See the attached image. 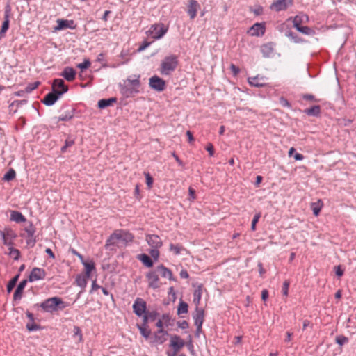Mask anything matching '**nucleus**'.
I'll use <instances>...</instances> for the list:
<instances>
[{
  "mask_svg": "<svg viewBox=\"0 0 356 356\" xmlns=\"http://www.w3.org/2000/svg\"><path fill=\"white\" fill-rule=\"evenodd\" d=\"M159 248H152L150 251H149V254L151 255V257L154 259V260H157V259L159 258Z\"/></svg>",
  "mask_w": 356,
  "mask_h": 356,
  "instance_id": "obj_51",
  "label": "nucleus"
},
{
  "mask_svg": "<svg viewBox=\"0 0 356 356\" xmlns=\"http://www.w3.org/2000/svg\"><path fill=\"white\" fill-rule=\"evenodd\" d=\"M178 326L181 329H186L188 327V323L186 321L178 322Z\"/></svg>",
  "mask_w": 356,
  "mask_h": 356,
  "instance_id": "obj_57",
  "label": "nucleus"
},
{
  "mask_svg": "<svg viewBox=\"0 0 356 356\" xmlns=\"http://www.w3.org/2000/svg\"><path fill=\"white\" fill-rule=\"evenodd\" d=\"M261 218V213H256L252 220L251 224V229L252 231H255L256 229V225L258 222L259 218Z\"/></svg>",
  "mask_w": 356,
  "mask_h": 356,
  "instance_id": "obj_47",
  "label": "nucleus"
},
{
  "mask_svg": "<svg viewBox=\"0 0 356 356\" xmlns=\"http://www.w3.org/2000/svg\"><path fill=\"white\" fill-rule=\"evenodd\" d=\"M149 87L157 92H162L165 88V82L158 76H153L149 79Z\"/></svg>",
  "mask_w": 356,
  "mask_h": 356,
  "instance_id": "obj_9",
  "label": "nucleus"
},
{
  "mask_svg": "<svg viewBox=\"0 0 356 356\" xmlns=\"http://www.w3.org/2000/svg\"><path fill=\"white\" fill-rule=\"evenodd\" d=\"M207 151L209 152L210 156H213L214 154V148L211 143L207 145L206 147Z\"/></svg>",
  "mask_w": 356,
  "mask_h": 356,
  "instance_id": "obj_56",
  "label": "nucleus"
},
{
  "mask_svg": "<svg viewBox=\"0 0 356 356\" xmlns=\"http://www.w3.org/2000/svg\"><path fill=\"white\" fill-rule=\"evenodd\" d=\"M10 220L14 221L17 223H20L26 222V219L21 212L17 211H11Z\"/></svg>",
  "mask_w": 356,
  "mask_h": 356,
  "instance_id": "obj_27",
  "label": "nucleus"
},
{
  "mask_svg": "<svg viewBox=\"0 0 356 356\" xmlns=\"http://www.w3.org/2000/svg\"><path fill=\"white\" fill-rule=\"evenodd\" d=\"M249 33L252 36L262 35L265 33V27L261 24L256 23L250 28Z\"/></svg>",
  "mask_w": 356,
  "mask_h": 356,
  "instance_id": "obj_22",
  "label": "nucleus"
},
{
  "mask_svg": "<svg viewBox=\"0 0 356 356\" xmlns=\"http://www.w3.org/2000/svg\"><path fill=\"white\" fill-rule=\"evenodd\" d=\"M147 309L146 302L142 298H137L133 305L134 312L138 316H142L145 312Z\"/></svg>",
  "mask_w": 356,
  "mask_h": 356,
  "instance_id": "obj_11",
  "label": "nucleus"
},
{
  "mask_svg": "<svg viewBox=\"0 0 356 356\" xmlns=\"http://www.w3.org/2000/svg\"><path fill=\"white\" fill-rule=\"evenodd\" d=\"M58 25L55 27L56 31L63 30L67 28L70 29H74V22L73 20H67V19H58L57 20Z\"/></svg>",
  "mask_w": 356,
  "mask_h": 356,
  "instance_id": "obj_20",
  "label": "nucleus"
},
{
  "mask_svg": "<svg viewBox=\"0 0 356 356\" xmlns=\"http://www.w3.org/2000/svg\"><path fill=\"white\" fill-rule=\"evenodd\" d=\"M10 255L14 259H17L19 256V252L17 249H10Z\"/></svg>",
  "mask_w": 356,
  "mask_h": 356,
  "instance_id": "obj_53",
  "label": "nucleus"
},
{
  "mask_svg": "<svg viewBox=\"0 0 356 356\" xmlns=\"http://www.w3.org/2000/svg\"><path fill=\"white\" fill-rule=\"evenodd\" d=\"M167 334L168 332L166 331H164L163 329H160L154 333V339L152 342L154 343L162 344L166 341L165 336Z\"/></svg>",
  "mask_w": 356,
  "mask_h": 356,
  "instance_id": "obj_21",
  "label": "nucleus"
},
{
  "mask_svg": "<svg viewBox=\"0 0 356 356\" xmlns=\"http://www.w3.org/2000/svg\"><path fill=\"white\" fill-rule=\"evenodd\" d=\"M160 275L164 277H168L170 280L172 279V273L169 268H158Z\"/></svg>",
  "mask_w": 356,
  "mask_h": 356,
  "instance_id": "obj_42",
  "label": "nucleus"
},
{
  "mask_svg": "<svg viewBox=\"0 0 356 356\" xmlns=\"http://www.w3.org/2000/svg\"><path fill=\"white\" fill-rule=\"evenodd\" d=\"M168 27L163 23H158L152 24L147 33L154 40H159L162 38L168 32Z\"/></svg>",
  "mask_w": 356,
  "mask_h": 356,
  "instance_id": "obj_5",
  "label": "nucleus"
},
{
  "mask_svg": "<svg viewBox=\"0 0 356 356\" xmlns=\"http://www.w3.org/2000/svg\"><path fill=\"white\" fill-rule=\"evenodd\" d=\"M68 81H72L75 79L76 71L70 67H65L60 74Z\"/></svg>",
  "mask_w": 356,
  "mask_h": 356,
  "instance_id": "obj_24",
  "label": "nucleus"
},
{
  "mask_svg": "<svg viewBox=\"0 0 356 356\" xmlns=\"http://www.w3.org/2000/svg\"><path fill=\"white\" fill-rule=\"evenodd\" d=\"M145 314H147L149 321H155L159 316V314L155 311L147 312H145Z\"/></svg>",
  "mask_w": 356,
  "mask_h": 356,
  "instance_id": "obj_49",
  "label": "nucleus"
},
{
  "mask_svg": "<svg viewBox=\"0 0 356 356\" xmlns=\"http://www.w3.org/2000/svg\"><path fill=\"white\" fill-rule=\"evenodd\" d=\"M16 176V172L13 169V168H10L3 176V179L4 181H10L11 180H13V179H15Z\"/></svg>",
  "mask_w": 356,
  "mask_h": 356,
  "instance_id": "obj_40",
  "label": "nucleus"
},
{
  "mask_svg": "<svg viewBox=\"0 0 356 356\" xmlns=\"http://www.w3.org/2000/svg\"><path fill=\"white\" fill-rule=\"evenodd\" d=\"M170 250L174 254H184V252H186V250L181 245L171 243L170 245Z\"/></svg>",
  "mask_w": 356,
  "mask_h": 356,
  "instance_id": "obj_29",
  "label": "nucleus"
},
{
  "mask_svg": "<svg viewBox=\"0 0 356 356\" xmlns=\"http://www.w3.org/2000/svg\"><path fill=\"white\" fill-rule=\"evenodd\" d=\"M289 285H290V282L289 280H285L283 283L282 292V294L285 296H288Z\"/></svg>",
  "mask_w": 356,
  "mask_h": 356,
  "instance_id": "obj_50",
  "label": "nucleus"
},
{
  "mask_svg": "<svg viewBox=\"0 0 356 356\" xmlns=\"http://www.w3.org/2000/svg\"><path fill=\"white\" fill-rule=\"evenodd\" d=\"M40 307L47 312H52L57 309L58 307L63 309L65 307L64 302L61 298L53 297L48 298L41 303Z\"/></svg>",
  "mask_w": 356,
  "mask_h": 356,
  "instance_id": "obj_4",
  "label": "nucleus"
},
{
  "mask_svg": "<svg viewBox=\"0 0 356 356\" xmlns=\"http://www.w3.org/2000/svg\"><path fill=\"white\" fill-rule=\"evenodd\" d=\"M74 337H77L79 342L83 341V335L81 332V330L78 326H74Z\"/></svg>",
  "mask_w": 356,
  "mask_h": 356,
  "instance_id": "obj_43",
  "label": "nucleus"
},
{
  "mask_svg": "<svg viewBox=\"0 0 356 356\" xmlns=\"http://www.w3.org/2000/svg\"><path fill=\"white\" fill-rule=\"evenodd\" d=\"M45 273L42 268H33L29 280L30 282H33L35 280H38L44 277Z\"/></svg>",
  "mask_w": 356,
  "mask_h": 356,
  "instance_id": "obj_23",
  "label": "nucleus"
},
{
  "mask_svg": "<svg viewBox=\"0 0 356 356\" xmlns=\"http://www.w3.org/2000/svg\"><path fill=\"white\" fill-rule=\"evenodd\" d=\"M137 259L142 261V263L146 266V267H152V260L151 257L146 254H140L137 255Z\"/></svg>",
  "mask_w": 356,
  "mask_h": 356,
  "instance_id": "obj_31",
  "label": "nucleus"
},
{
  "mask_svg": "<svg viewBox=\"0 0 356 356\" xmlns=\"http://www.w3.org/2000/svg\"><path fill=\"white\" fill-rule=\"evenodd\" d=\"M38 85H39V82H35V83L29 84L25 88V92L26 93L31 92L33 90H34L35 88H37Z\"/></svg>",
  "mask_w": 356,
  "mask_h": 356,
  "instance_id": "obj_48",
  "label": "nucleus"
},
{
  "mask_svg": "<svg viewBox=\"0 0 356 356\" xmlns=\"http://www.w3.org/2000/svg\"><path fill=\"white\" fill-rule=\"evenodd\" d=\"M99 288H100V286L97 284L96 279L93 280L92 284V291H95Z\"/></svg>",
  "mask_w": 356,
  "mask_h": 356,
  "instance_id": "obj_62",
  "label": "nucleus"
},
{
  "mask_svg": "<svg viewBox=\"0 0 356 356\" xmlns=\"http://www.w3.org/2000/svg\"><path fill=\"white\" fill-rule=\"evenodd\" d=\"M133 239L134 236L129 232L125 230H116L107 239L106 245H126L128 243L131 242Z\"/></svg>",
  "mask_w": 356,
  "mask_h": 356,
  "instance_id": "obj_1",
  "label": "nucleus"
},
{
  "mask_svg": "<svg viewBox=\"0 0 356 356\" xmlns=\"http://www.w3.org/2000/svg\"><path fill=\"white\" fill-rule=\"evenodd\" d=\"M74 117V111L72 109L67 110L58 117V121H69Z\"/></svg>",
  "mask_w": 356,
  "mask_h": 356,
  "instance_id": "obj_36",
  "label": "nucleus"
},
{
  "mask_svg": "<svg viewBox=\"0 0 356 356\" xmlns=\"http://www.w3.org/2000/svg\"><path fill=\"white\" fill-rule=\"evenodd\" d=\"M10 20H9V15L8 12H6L4 16V21L3 22L1 31H0V40L4 37L6 31L9 29Z\"/></svg>",
  "mask_w": 356,
  "mask_h": 356,
  "instance_id": "obj_28",
  "label": "nucleus"
},
{
  "mask_svg": "<svg viewBox=\"0 0 356 356\" xmlns=\"http://www.w3.org/2000/svg\"><path fill=\"white\" fill-rule=\"evenodd\" d=\"M146 241L151 248H160L163 245L162 240L156 234L146 235Z\"/></svg>",
  "mask_w": 356,
  "mask_h": 356,
  "instance_id": "obj_14",
  "label": "nucleus"
},
{
  "mask_svg": "<svg viewBox=\"0 0 356 356\" xmlns=\"http://www.w3.org/2000/svg\"><path fill=\"white\" fill-rule=\"evenodd\" d=\"M60 95H58L57 94V92L56 91H51L49 93H47L44 98L42 100V102L45 104L46 106H52L54 105L56 102L60 97Z\"/></svg>",
  "mask_w": 356,
  "mask_h": 356,
  "instance_id": "obj_16",
  "label": "nucleus"
},
{
  "mask_svg": "<svg viewBox=\"0 0 356 356\" xmlns=\"http://www.w3.org/2000/svg\"><path fill=\"white\" fill-rule=\"evenodd\" d=\"M262 13H263V8L261 6H259L254 10V13L256 15H259L262 14Z\"/></svg>",
  "mask_w": 356,
  "mask_h": 356,
  "instance_id": "obj_64",
  "label": "nucleus"
},
{
  "mask_svg": "<svg viewBox=\"0 0 356 356\" xmlns=\"http://www.w3.org/2000/svg\"><path fill=\"white\" fill-rule=\"evenodd\" d=\"M321 108L319 106H313L305 111V113L310 116H317L320 114Z\"/></svg>",
  "mask_w": 356,
  "mask_h": 356,
  "instance_id": "obj_35",
  "label": "nucleus"
},
{
  "mask_svg": "<svg viewBox=\"0 0 356 356\" xmlns=\"http://www.w3.org/2000/svg\"><path fill=\"white\" fill-rule=\"evenodd\" d=\"M52 90L57 92L58 95L62 96L68 91V86L65 85V81L61 79H56L52 83Z\"/></svg>",
  "mask_w": 356,
  "mask_h": 356,
  "instance_id": "obj_10",
  "label": "nucleus"
},
{
  "mask_svg": "<svg viewBox=\"0 0 356 356\" xmlns=\"http://www.w3.org/2000/svg\"><path fill=\"white\" fill-rule=\"evenodd\" d=\"M298 31L307 35H310L314 33V31L308 26H302V28L298 29Z\"/></svg>",
  "mask_w": 356,
  "mask_h": 356,
  "instance_id": "obj_46",
  "label": "nucleus"
},
{
  "mask_svg": "<svg viewBox=\"0 0 356 356\" xmlns=\"http://www.w3.org/2000/svg\"><path fill=\"white\" fill-rule=\"evenodd\" d=\"M267 79L265 76H256L249 77L248 81L249 84L254 87L261 88L266 85Z\"/></svg>",
  "mask_w": 356,
  "mask_h": 356,
  "instance_id": "obj_17",
  "label": "nucleus"
},
{
  "mask_svg": "<svg viewBox=\"0 0 356 356\" xmlns=\"http://www.w3.org/2000/svg\"><path fill=\"white\" fill-rule=\"evenodd\" d=\"M24 231L26 232V242L29 245H33L35 243V238H34V235L35 233V228L34 227L33 223L31 222H29V225L24 228Z\"/></svg>",
  "mask_w": 356,
  "mask_h": 356,
  "instance_id": "obj_13",
  "label": "nucleus"
},
{
  "mask_svg": "<svg viewBox=\"0 0 356 356\" xmlns=\"http://www.w3.org/2000/svg\"><path fill=\"white\" fill-rule=\"evenodd\" d=\"M144 175L145 177L146 184H147L148 188H151L152 187V185H153V181H153V178L152 177L150 174L149 172H144Z\"/></svg>",
  "mask_w": 356,
  "mask_h": 356,
  "instance_id": "obj_44",
  "label": "nucleus"
},
{
  "mask_svg": "<svg viewBox=\"0 0 356 356\" xmlns=\"http://www.w3.org/2000/svg\"><path fill=\"white\" fill-rule=\"evenodd\" d=\"M202 286H198L197 288L193 292V302L195 305L196 307H197L200 305V302L202 297Z\"/></svg>",
  "mask_w": 356,
  "mask_h": 356,
  "instance_id": "obj_33",
  "label": "nucleus"
},
{
  "mask_svg": "<svg viewBox=\"0 0 356 356\" xmlns=\"http://www.w3.org/2000/svg\"><path fill=\"white\" fill-rule=\"evenodd\" d=\"M204 310L199 307H196L195 312L193 314V318L196 327H199V328L202 327L204 322Z\"/></svg>",
  "mask_w": 356,
  "mask_h": 356,
  "instance_id": "obj_18",
  "label": "nucleus"
},
{
  "mask_svg": "<svg viewBox=\"0 0 356 356\" xmlns=\"http://www.w3.org/2000/svg\"><path fill=\"white\" fill-rule=\"evenodd\" d=\"M274 47L273 43H267L261 47V52L264 57L269 58L273 56Z\"/></svg>",
  "mask_w": 356,
  "mask_h": 356,
  "instance_id": "obj_25",
  "label": "nucleus"
},
{
  "mask_svg": "<svg viewBox=\"0 0 356 356\" xmlns=\"http://www.w3.org/2000/svg\"><path fill=\"white\" fill-rule=\"evenodd\" d=\"M188 304L184 301H181L177 308V314H186L188 312Z\"/></svg>",
  "mask_w": 356,
  "mask_h": 356,
  "instance_id": "obj_38",
  "label": "nucleus"
},
{
  "mask_svg": "<svg viewBox=\"0 0 356 356\" xmlns=\"http://www.w3.org/2000/svg\"><path fill=\"white\" fill-rule=\"evenodd\" d=\"M303 99L305 100L313 101L314 99V97L312 95L306 94L303 95Z\"/></svg>",
  "mask_w": 356,
  "mask_h": 356,
  "instance_id": "obj_63",
  "label": "nucleus"
},
{
  "mask_svg": "<svg viewBox=\"0 0 356 356\" xmlns=\"http://www.w3.org/2000/svg\"><path fill=\"white\" fill-rule=\"evenodd\" d=\"M323 205V203L321 200H318L317 202H312L311 204V209H312L314 216H318V214L322 209Z\"/></svg>",
  "mask_w": 356,
  "mask_h": 356,
  "instance_id": "obj_32",
  "label": "nucleus"
},
{
  "mask_svg": "<svg viewBox=\"0 0 356 356\" xmlns=\"http://www.w3.org/2000/svg\"><path fill=\"white\" fill-rule=\"evenodd\" d=\"M74 140L71 139V138H67L66 140H65V147H71L74 145Z\"/></svg>",
  "mask_w": 356,
  "mask_h": 356,
  "instance_id": "obj_61",
  "label": "nucleus"
},
{
  "mask_svg": "<svg viewBox=\"0 0 356 356\" xmlns=\"http://www.w3.org/2000/svg\"><path fill=\"white\" fill-rule=\"evenodd\" d=\"M293 0H274L270 8L276 12L285 10L293 5Z\"/></svg>",
  "mask_w": 356,
  "mask_h": 356,
  "instance_id": "obj_8",
  "label": "nucleus"
},
{
  "mask_svg": "<svg viewBox=\"0 0 356 356\" xmlns=\"http://www.w3.org/2000/svg\"><path fill=\"white\" fill-rule=\"evenodd\" d=\"M286 35L289 38H291L295 42H299V40H298V36L295 33H293V32H291V31L287 32L286 33Z\"/></svg>",
  "mask_w": 356,
  "mask_h": 356,
  "instance_id": "obj_54",
  "label": "nucleus"
},
{
  "mask_svg": "<svg viewBox=\"0 0 356 356\" xmlns=\"http://www.w3.org/2000/svg\"><path fill=\"white\" fill-rule=\"evenodd\" d=\"M178 65L177 56L170 55L164 58L161 63L160 72L162 75H170L173 72Z\"/></svg>",
  "mask_w": 356,
  "mask_h": 356,
  "instance_id": "obj_3",
  "label": "nucleus"
},
{
  "mask_svg": "<svg viewBox=\"0 0 356 356\" xmlns=\"http://www.w3.org/2000/svg\"><path fill=\"white\" fill-rule=\"evenodd\" d=\"M292 336H293V332H290V331L286 332V338L284 339V342L285 343L290 342L291 341Z\"/></svg>",
  "mask_w": 356,
  "mask_h": 356,
  "instance_id": "obj_58",
  "label": "nucleus"
},
{
  "mask_svg": "<svg viewBox=\"0 0 356 356\" xmlns=\"http://www.w3.org/2000/svg\"><path fill=\"white\" fill-rule=\"evenodd\" d=\"M348 337L343 335H339L336 337V342L340 346H343L345 343H348Z\"/></svg>",
  "mask_w": 356,
  "mask_h": 356,
  "instance_id": "obj_45",
  "label": "nucleus"
},
{
  "mask_svg": "<svg viewBox=\"0 0 356 356\" xmlns=\"http://www.w3.org/2000/svg\"><path fill=\"white\" fill-rule=\"evenodd\" d=\"M268 292L266 289H264L262 291H261V298L263 300H266V299L268 298Z\"/></svg>",
  "mask_w": 356,
  "mask_h": 356,
  "instance_id": "obj_60",
  "label": "nucleus"
},
{
  "mask_svg": "<svg viewBox=\"0 0 356 356\" xmlns=\"http://www.w3.org/2000/svg\"><path fill=\"white\" fill-rule=\"evenodd\" d=\"M95 268H86V271L83 274L78 275L76 278V283L77 286L83 289L86 286L88 280L90 277L92 271L95 270Z\"/></svg>",
  "mask_w": 356,
  "mask_h": 356,
  "instance_id": "obj_12",
  "label": "nucleus"
},
{
  "mask_svg": "<svg viewBox=\"0 0 356 356\" xmlns=\"http://www.w3.org/2000/svg\"><path fill=\"white\" fill-rule=\"evenodd\" d=\"M19 275H17L15 276H14L8 282V285H7V291L8 293H10L11 291L13 289V288L15 287V286L16 285V283L18 280V278H19Z\"/></svg>",
  "mask_w": 356,
  "mask_h": 356,
  "instance_id": "obj_41",
  "label": "nucleus"
},
{
  "mask_svg": "<svg viewBox=\"0 0 356 356\" xmlns=\"http://www.w3.org/2000/svg\"><path fill=\"white\" fill-rule=\"evenodd\" d=\"M72 253L74 255H76L79 259L81 260L82 264L83 265V267H86V268H88V267H94V265L93 264H90V263H88L87 261H85L84 259H83V257L82 255H81L77 251H76L75 250L72 249L71 250Z\"/></svg>",
  "mask_w": 356,
  "mask_h": 356,
  "instance_id": "obj_39",
  "label": "nucleus"
},
{
  "mask_svg": "<svg viewBox=\"0 0 356 356\" xmlns=\"http://www.w3.org/2000/svg\"><path fill=\"white\" fill-rule=\"evenodd\" d=\"M90 65V61L89 59H85L84 61L81 63L78 64L77 67L81 70H86L88 68Z\"/></svg>",
  "mask_w": 356,
  "mask_h": 356,
  "instance_id": "obj_52",
  "label": "nucleus"
},
{
  "mask_svg": "<svg viewBox=\"0 0 356 356\" xmlns=\"http://www.w3.org/2000/svg\"><path fill=\"white\" fill-rule=\"evenodd\" d=\"M121 93L127 97H131L134 94L139 92V87L140 86V76L134 75L124 81L123 85L120 84Z\"/></svg>",
  "mask_w": 356,
  "mask_h": 356,
  "instance_id": "obj_2",
  "label": "nucleus"
},
{
  "mask_svg": "<svg viewBox=\"0 0 356 356\" xmlns=\"http://www.w3.org/2000/svg\"><path fill=\"white\" fill-rule=\"evenodd\" d=\"M301 18H305L306 21L309 20V17L306 15H296L293 21V26L298 31V29L302 28V26L300 25L302 23V19Z\"/></svg>",
  "mask_w": 356,
  "mask_h": 356,
  "instance_id": "obj_34",
  "label": "nucleus"
},
{
  "mask_svg": "<svg viewBox=\"0 0 356 356\" xmlns=\"http://www.w3.org/2000/svg\"><path fill=\"white\" fill-rule=\"evenodd\" d=\"M160 273L158 268L149 270L146 274L148 286L152 289L159 288L161 283L159 282Z\"/></svg>",
  "mask_w": 356,
  "mask_h": 356,
  "instance_id": "obj_6",
  "label": "nucleus"
},
{
  "mask_svg": "<svg viewBox=\"0 0 356 356\" xmlns=\"http://www.w3.org/2000/svg\"><path fill=\"white\" fill-rule=\"evenodd\" d=\"M117 99L115 97H112L109 99H102L98 102V107L99 108H105L108 106H110L113 104V103L116 102Z\"/></svg>",
  "mask_w": 356,
  "mask_h": 356,
  "instance_id": "obj_30",
  "label": "nucleus"
},
{
  "mask_svg": "<svg viewBox=\"0 0 356 356\" xmlns=\"http://www.w3.org/2000/svg\"><path fill=\"white\" fill-rule=\"evenodd\" d=\"M143 323L140 325L148 327L147 323L149 321L147 314L145 313L143 316Z\"/></svg>",
  "mask_w": 356,
  "mask_h": 356,
  "instance_id": "obj_59",
  "label": "nucleus"
},
{
  "mask_svg": "<svg viewBox=\"0 0 356 356\" xmlns=\"http://www.w3.org/2000/svg\"><path fill=\"white\" fill-rule=\"evenodd\" d=\"M137 327L140 330V332L143 337H145L146 339H149L151 334V330L149 329L148 327H145L144 325H139L138 324Z\"/></svg>",
  "mask_w": 356,
  "mask_h": 356,
  "instance_id": "obj_37",
  "label": "nucleus"
},
{
  "mask_svg": "<svg viewBox=\"0 0 356 356\" xmlns=\"http://www.w3.org/2000/svg\"><path fill=\"white\" fill-rule=\"evenodd\" d=\"M200 8V6L197 1L196 0H190L188 5V9H187V13L190 16L191 19H193L196 15L197 10Z\"/></svg>",
  "mask_w": 356,
  "mask_h": 356,
  "instance_id": "obj_19",
  "label": "nucleus"
},
{
  "mask_svg": "<svg viewBox=\"0 0 356 356\" xmlns=\"http://www.w3.org/2000/svg\"><path fill=\"white\" fill-rule=\"evenodd\" d=\"M26 328L29 331H35L39 329V326L35 323L26 325Z\"/></svg>",
  "mask_w": 356,
  "mask_h": 356,
  "instance_id": "obj_55",
  "label": "nucleus"
},
{
  "mask_svg": "<svg viewBox=\"0 0 356 356\" xmlns=\"http://www.w3.org/2000/svg\"><path fill=\"white\" fill-rule=\"evenodd\" d=\"M26 280H24L22 282H20V283L18 284L13 295V298L15 300H20L22 298V293L26 285Z\"/></svg>",
  "mask_w": 356,
  "mask_h": 356,
  "instance_id": "obj_26",
  "label": "nucleus"
},
{
  "mask_svg": "<svg viewBox=\"0 0 356 356\" xmlns=\"http://www.w3.org/2000/svg\"><path fill=\"white\" fill-rule=\"evenodd\" d=\"M185 345V342L177 335L171 336L170 346L175 352H179Z\"/></svg>",
  "mask_w": 356,
  "mask_h": 356,
  "instance_id": "obj_15",
  "label": "nucleus"
},
{
  "mask_svg": "<svg viewBox=\"0 0 356 356\" xmlns=\"http://www.w3.org/2000/svg\"><path fill=\"white\" fill-rule=\"evenodd\" d=\"M0 236L4 245H10L16 238L17 234L13 229L6 227L3 229L0 230Z\"/></svg>",
  "mask_w": 356,
  "mask_h": 356,
  "instance_id": "obj_7",
  "label": "nucleus"
}]
</instances>
